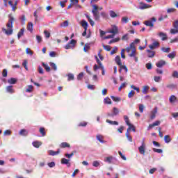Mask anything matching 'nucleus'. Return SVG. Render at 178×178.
Returning a JSON list of instances; mask_svg holds the SVG:
<instances>
[{"instance_id":"obj_1","label":"nucleus","mask_w":178,"mask_h":178,"mask_svg":"<svg viewBox=\"0 0 178 178\" xmlns=\"http://www.w3.org/2000/svg\"><path fill=\"white\" fill-rule=\"evenodd\" d=\"M93 9L92 10V13L93 15L94 19L96 22H99L101 16L99 15V11L98 10V6L95 4L92 5Z\"/></svg>"},{"instance_id":"obj_2","label":"nucleus","mask_w":178,"mask_h":178,"mask_svg":"<svg viewBox=\"0 0 178 178\" xmlns=\"http://www.w3.org/2000/svg\"><path fill=\"white\" fill-rule=\"evenodd\" d=\"M81 26L83 27L84 31L82 33L83 37H86L87 35V29H88V22L86 21V19H82L80 22Z\"/></svg>"},{"instance_id":"obj_3","label":"nucleus","mask_w":178,"mask_h":178,"mask_svg":"<svg viewBox=\"0 0 178 178\" xmlns=\"http://www.w3.org/2000/svg\"><path fill=\"white\" fill-rule=\"evenodd\" d=\"M172 27L174 29H170V34H172V35H175V34H178V19L173 22Z\"/></svg>"},{"instance_id":"obj_4","label":"nucleus","mask_w":178,"mask_h":178,"mask_svg":"<svg viewBox=\"0 0 178 178\" xmlns=\"http://www.w3.org/2000/svg\"><path fill=\"white\" fill-rule=\"evenodd\" d=\"M8 22L6 24L8 29H13V22H15V17L12 16V14L8 15Z\"/></svg>"},{"instance_id":"obj_5","label":"nucleus","mask_w":178,"mask_h":178,"mask_svg":"<svg viewBox=\"0 0 178 178\" xmlns=\"http://www.w3.org/2000/svg\"><path fill=\"white\" fill-rule=\"evenodd\" d=\"M119 115V109L116 107H113L111 113H107V116L108 118H115V116H118Z\"/></svg>"},{"instance_id":"obj_6","label":"nucleus","mask_w":178,"mask_h":178,"mask_svg":"<svg viewBox=\"0 0 178 178\" xmlns=\"http://www.w3.org/2000/svg\"><path fill=\"white\" fill-rule=\"evenodd\" d=\"M156 22V18L155 17H152L151 20H146L143 22L145 26L147 27H154V23Z\"/></svg>"},{"instance_id":"obj_7","label":"nucleus","mask_w":178,"mask_h":178,"mask_svg":"<svg viewBox=\"0 0 178 178\" xmlns=\"http://www.w3.org/2000/svg\"><path fill=\"white\" fill-rule=\"evenodd\" d=\"M77 42L75 40L72 39L65 47V49H70L74 48V45Z\"/></svg>"},{"instance_id":"obj_8","label":"nucleus","mask_w":178,"mask_h":178,"mask_svg":"<svg viewBox=\"0 0 178 178\" xmlns=\"http://www.w3.org/2000/svg\"><path fill=\"white\" fill-rule=\"evenodd\" d=\"M152 6L149 5V4H147L144 2H140V6L138 8V9H140V10H144V9H148L149 8H151Z\"/></svg>"},{"instance_id":"obj_9","label":"nucleus","mask_w":178,"mask_h":178,"mask_svg":"<svg viewBox=\"0 0 178 178\" xmlns=\"http://www.w3.org/2000/svg\"><path fill=\"white\" fill-rule=\"evenodd\" d=\"M104 161H105V162H107L108 163H116V162H117L116 159L112 156L106 157Z\"/></svg>"},{"instance_id":"obj_10","label":"nucleus","mask_w":178,"mask_h":178,"mask_svg":"<svg viewBox=\"0 0 178 178\" xmlns=\"http://www.w3.org/2000/svg\"><path fill=\"white\" fill-rule=\"evenodd\" d=\"M138 151L142 155H145V143L142 142V145L138 147Z\"/></svg>"},{"instance_id":"obj_11","label":"nucleus","mask_w":178,"mask_h":178,"mask_svg":"<svg viewBox=\"0 0 178 178\" xmlns=\"http://www.w3.org/2000/svg\"><path fill=\"white\" fill-rule=\"evenodd\" d=\"M60 153V149H58L56 152H55L54 150H49L48 151L49 155H50L51 156H55V155H58Z\"/></svg>"},{"instance_id":"obj_12","label":"nucleus","mask_w":178,"mask_h":178,"mask_svg":"<svg viewBox=\"0 0 178 178\" xmlns=\"http://www.w3.org/2000/svg\"><path fill=\"white\" fill-rule=\"evenodd\" d=\"M165 65H166V61L163 60H160L159 62H157L156 63V66L157 67H163V66H165Z\"/></svg>"},{"instance_id":"obj_13","label":"nucleus","mask_w":178,"mask_h":178,"mask_svg":"<svg viewBox=\"0 0 178 178\" xmlns=\"http://www.w3.org/2000/svg\"><path fill=\"white\" fill-rule=\"evenodd\" d=\"M108 33L115 35V34H118V33H119V29H118V26H113Z\"/></svg>"},{"instance_id":"obj_14","label":"nucleus","mask_w":178,"mask_h":178,"mask_svg":"<svg viewBox=\"0 0 178 178\" xmlns=\"http://www.w3.org/2000/svg\"><path fill=\"white\" fill-rule=\"evenodd\" d=\"M70 160L69 159H65V158H63L61 159V163L62 165H67V168H70Z\"/></svg>"},{"instance_id":"obj_15","label":"nucleus","mask_w":178,"mask_h":178,"mask_svg":"<svg viewBox=\"0 0 178 178\" xmlns=\"http://www.w3.org/2000/svg\"><path fill=\"white\" fill-rule=\"evenodd\" d=\"M98 69H101V70L105 69V67H104V65H102V63H100V64H99V65H97V64H95V65H94V67H93V70H94V72H97V70Z\"/></svg>"},{"instance_id":"obj_16","label":"nucleus","mask_w":178,"mask_h":178,"mask_svg":"<svg viewBox=\"0 0 178 178\" xmlns=\"http://www.w3.org/2000/svg\"><path fill=\"white\" fill-rule=\"evenodd\" d=\"M158 47H159V42H154L152 44L149 45L150 49H155V48H158Z\"/></svg>"},{"instance_id":"obj_17","label":"nucleus","mask_w":178,"mask_h":178,"mask_svg":"<svg viewBox=\"0 0 178 178\" xmlns=\"http://www.w3.org/2000/svg\"><path fill=\"white\" fill-rule=\"evenodd\" d=\"M42 66L44 67V70L47 72V73H49V72H51V67H49L48 64H46L45 63H42Z\"/></svg>"},{"instance_id":"obj_18","label":"nucleus","mask_w":178,"mask_h":178,"mask_svg":"<svg viewBox=\"0 0 178 178\" xmlns=\"http://www.w3.org/2000/svg\"><path fill=\"white\" fill-rule=\"evenodd\" d=\"M115 60V63L118 66H122V60L120 59V56H116Z\"/></svg>"},{"instance_id":"obj_19","label":"nucleus","mask_w":178,"mask_h":178,"mask_svg":"<svg viewBox=\"0 0 178 178\" xmlns=\"http://www.w3.org/2000/svg\"><path fill=\"white\" fill-rule=\"evenodd\" d=\"M106 123H108L109 124H111L112 126H119V122L117 121H112L111 120H106Z\"/></svg>"},{"instance_id":"obj_20","label":"nucleus","mask_w":178,"mask_h":178,"mask_svg":"<svg viewBox=\"0 0 178 178\" xmlns=\"http://www.w3.org/2000/svg\"><path fill=\"white\" fill-rule=\"evenodd\" d=\"M49 65L51 68V70H54V72H56V70H58V66L56 65V64H55V63L50 62Z\"/></svg>"},{"instance_id":"obj_21","label":"nucleus","mask_w":178,"mask_h":178,"mask_svg":"<svg viewBox=\"0 0 178 178\" xmlns=\"http://www.w3.org/2000/svg\"><path fill=\"white\" fill-rule=\"evenodd\" d=\"M147 52L148 53V58H154L155 56V51H152L151 49H147Z\"/></svg>"},{"instance_id":"obj_22","label":"nucleus","mask_w":178,"mask_h":178,"mask_svg":"<svg viewBox=\"0 0 178 178\" xmlns=\"http://www.w3.org/2000/svg\"><path fill=\"white\" fill-rule=\"evenodd\" d=\"M96 140L101 143V144H105L106 141L102 139V136L101 135H97L96 136Z\"/></svg>"},{"instance_id":"obj_23","label":"nucleus","mask_w":178,"mask_h":178,"mask_svg":"<svg viewBox=\"0 0 178 178\" xmlns=\"http://www.w3.org/2000/svg\"><path fill=\"white\" fill-rule=\"evenodd\" d=\"M6 92H8L9 94H13V86H8L6 88Z\"/></svg>"},{"instance_id":"obj_24","label":"nucleus","mask_w":178,"mask_h":178,"mask_svg":"<svg viewBox=\"0 0 178 178\" xmlns=\"http://www.w3.org/2000/svg\"><path fill=\"white\" fill-rule=\"evenodd\" d=\"M32 145H33L35 148H40V147L42 145V143L40 141H34L32 143Z\"/></svg>"},{"instance_id":"obj_25","label":"nucleus","mask_w":178,"mask_h":178,"mask_svg":"<svg viewBox=\"0 0 178 178\" xmlns=\"http://www.w3.org/2000/svg\"><path fill=\"white\" fill-rule=\"evenodd\" d=\"M29 132L26 129H21L19 131V136H24V137H26V136H27Z\"/></svg>"},{"instance_id":"obj_26","label":"nucleus","mask_w":178,"mask_h":178,"mask_svg":"<svg viewBox=\"0 0 178 178\" xmlns=\"http://www.w3.org/2000/svg\"><path fill=\"white\" fill-rule=\"evenodd\" d=\"M177 99V97H176V96L175 95H171L169 98V102H170V104H173V102H176Z\"/></svg>"},{"instance_id":"obj_27","label":"nucleus","mask_w":178,"mask_h":178,"mask_svg":"<svg viewBox=\"0 0 178 178\" xmlns=\"http://www.w3.org/2000/svg\"><path fill=\"white\" fill-rule=\"evenodd\" d=\"M8 83L9 84H16V83H17V79H16L15 78H10L8 80Z\"/></svg>"},{"instance_id":"obj_28","label":"nucleus","mask_w":178,"mask_h":178,"mask_svg":"<svg viewBox=\"0 0 178 178\" xmlns=\"http://www.w3.org/2000/svg\"><path fill=\"white\" fill-rule=\"evenodd\" d=\"M104 103L106 105H111L112 104V100H111V99L107 97L104 99Z\"/></svg>"},{"instance_id":"obj_29","label":"nucleus","mask_w":178,"mask_h":178,"mask_svg":"<svg viewBox=\"0 0 178 178\" xmlns=\"http://www.w3.org/2000/svg\"><path fill=\"white\" fill-rule=\"evenodd\" d=\"M164 141L166 144H169V143L172 141V138H170V136H169V135H166L164 136Z\"/></svg>"},{"instance_id":"obj_30","label":"nucleus","mask_w":178,"mask_h":178,"mask_svg":"<svg viewBox=\"0 0 178 178\" xmlns=\"http://www.w3.org/2000/svg\"><path fill=\"white\" fill-rule=\"evenodd\" d=\"M27 31L33 33V22H29L27 25Z\"/></svg>"},{"instance_id":"obj_31","label":"nucleus","mask_w":178,"mask_h":178,"mask_svg":"<svg viewBox=\"0 0 178 178\" xmlns=\"http://www.w3.org/2000/svg\"><path fill=\"white\" fill-rule=\"evenodd\" d=\"M125 136L128 140V141H129V143H133V138L130 136V133L129 132H126Z\"/></svg>"},{"instance_id":"obj_32","label":"nucleus","mask_w":178,"mask_h":178,"mask_svg":"<svg viewBox=\"0 0 178 178\" xmlns=\"http://www.w3.org/2000/svg\"><path fill=\"white\" fill-rule=\"evenodd\" d=\"M74 80V74L70 73L67 74V81H72Z\"/></svg>"},{"instance_id":"obj_33","label":"nucleus","mask_w":178,"mask_h":178,"mask_svg":"<svg viewBox=\"0 0 178 178\" xmlns=\"http://www.w3.org/2000/svg\"><path fill=\"white\" fill-rule=\"evenodd\" d=\"M131 130H132V131L134 132H136V127H134V125L131 124L129 126V128L127 129V131L129 133Z\"/></svg>"},{"instance_id":"obj_34","label":"nucleus","mask_w":178,"mask_h":178,"mask_svg":"<svg viewBox=\"0 0 178 178\" xmlns=\"http://www.w3.org/2000/svg\"><path fill=\"white\" fill-rule=\"evenodd\" d=\"M60 147L61 148H66V147L70 148V145H69V143H66V142H63V143H62L60 145Z\"/></svg>"},{"instance_id":"obj_35","label":"nucleus","mask_w":178,"mask_h":178,"mask_svg":"<svg viewBox=\"0 0 178 178\" xmlns=\"http://www.w3.org/2000/svg\"><path fill=\"white\" fill-rule=\"evenodd\" d=\"M159 37H163V38H161L162 41H166V40H167L168 38H166L165 33H163V32H160V33H159Z\"/></svg>"},{"instance_id":"obj_36","label":"nucleus","mask_w":178,"mask_h":178,"mask_svg":"<svg viewBox=\"0 0 178 178\" xmlns=\"http://www.w3.org/2000/svg\"><path fill=\"white\" fill-rule=\"evenodd\" d=\"M20 20H21V24L22 25L26 24V15H22L20 17H19Z\"/></svg>"},{"instance_id":"obj_37","label":"nucleus","mask_w":178,"mask_h":178,"mask_svg":"<svg viewBox=\"0 0 178 178\" xmlns=\"http://www.w3.org/2000/svg\"><path fill=\"white\" fill-rule=\"evenodd\" d=\"M148 90H149V86H144L142 90L143 94H148Z\"/></svg>"},{"instance_id":"obj_38","label":"nucleus","mask_w":178,"mask_h":178,"mask_svg":"<svg viewBox=\"0 0 178 178\" xmlns=\"http://www.w3.org/2000/svg\"><path fill=\"white\" fill-rule=\"evenodd\" d=\"M24 29H20V31L17 33L18 39L20 40V37H22V35H24Z\"/></svg>"},{"instance_id":"obj_39","label":"nucleus","mask_w":178,"mask_h":178,"mask_svg":"<svg viewBox=\"0 0 178 178\" xmlns=\"http://www.w3.org/2000/svg\"><path fill=\"white\" fill-rule=\"evenodd\" d=\"M124 120L127 126H130L131 124L130 121H129V117L127 115H124Z\"/></svg>"},{"instance_id":"obj_40","label":"nucleus","mask_w":178,"mask_h":178,"mask_svg":"<svg viewBox=\"0 0 178 178\" xmlns=\"http://www.w3.org/2000/svg\"><path fill=\"white\" fill-rule=\"evenodd\" d=\"M168 58H170V59H173L174 58L176 57V52L173 51L172 53H170L168 54Z\"/></svg>"},{"instance_id":"obj_41","label":"nucleus","mask_w":178,"mask_h":178,"mask_svg":"<svg viewBox=\"0 0 178 178\" xmlns=\"http://www.w3.org/2000/svg\"><path fill=\"white\" fill-rule=\"evenodd\" d=\"M111 99H113V101H114L115 102H120L121 99L120 97H116L115 96H111Z\"/></svg>"},{"instance_id":"obj_42","label":"nucleus","mask_w":178,"mask_h":178,"mask_svg":"<svg viewBox=\"0 0 178 178\" xmlns=\"http://www.w3.org/2000/svg\"><path fill=\"white\" fill-rule=\"evenodd\" d=\"M34 87L32 85L28 86V88H26V92H33V89Z\"/></svg>"},{"instance_id":"obj_43","label":"nucleus","mask_w":178,"mask_h":178,"mask_svg":"<svg viewBox=\"0 0 178 178\" xmlns=\"http://www.w3.org/2000/svg\"><path fill=\"white\" fill-rule=\"evenodd\" d=\"M161 51L163 52H165L166 54H169V52H170V47H167V48L162 47Z\"/></svg>"},{"instance_id":"obj_44","label":"nucleus","mask_w":178,"mask_h":178,"mask_svg":"<svg viewBox=\"0 0 178 178\" xmlns=\"http://www.w3.org/2000/svg\"><path fill=\"white\" fill-rule=\"evenodd\" d=\"M69 26V21L65 20L63 23L60 24V27H67Z\"/></svg>"},{"instance_id":"obj_45","label":"nucleus","mask_w":178,"mask_h":178,"mask_svg":"<svg viewBox=\"0 0 178 178\" xmlns=\"http://www.w3.org/2000/svg\"><path fill=\"white\" fill-rule=\"evenodd\" d=\"M136 49H134L132 50L131 53L128 55V56H129V58L136 57Z\"/></svg>"},{"instance_id":"obj_46","label":"nucleus","mask_w":178,"mask_h":178,"mask_svg":"<svg viewBox=\"0 0 178 178\" xmlns=\"http://www.w3.org/2000/svg\"><path fill=\"white\" fill-rule=\"evenodd\" d=\"M6 35H12L13 34V29L10 28L9 30L6 31Z\"/></svg>"},{"instance_id":"obj_47","label":"nucleus","mask_w":178,"mask_h":178,"mask_svg":"<svg viewBox=\"0 0 178 178\" xmlns=\"http://www.w3.org/2000/svg\"><path fill=\"white\" fill-rule=\"evenodd\" d=\"M122 41H128L129 40V33H126L122 38Z\"/></svg>"},{"instance_id":"obj_48","label":"nucleus","mask_w":178,"mask_h":178,"mask_svg":"<svg viewBox=\"0 0 178 178\" xmlns=\"http://www.w3.org/2000/svg\"><path fill=\"white\" fill-rule=\"evenodd\" d=\"M110 16L111 17H118V14H116V13H115L113 10H111L110 11Z\"/></svg>"},{"instance_id":"obj_49","label":"nucleus","mask_w":178,"mask_h":178,"mask_svg":"<svg viewBox=\"0 0 178 178\" xmlns=\"http://www.w3.org/2000/svg\"><path fill=\"white\" fill-rule=\"evenodd\" d=\"M122 22L124 23V24L129 23V17H123L122 19Z\"/></svg>"},{"instance_id":"obj_50","label":"nucleus","mask_w":178,"mask_h":178,"mask_svg":"<svg viewBox=\"0 0 178 178\" xmlns=\"http://www.w3.org/2000/svg\"><path fill=\"white\" fill-rule=\"evenodd\" d=\"M38 71L40 74H44V69L42 68V67L39 65L38 68Z\"/></svg>"},{"instance_id":"obj_51","label":"nucleus","mask_w":178,"mask_h":178,"mask_svg":"<svg viewBox=\"0 0 178 178\" xmlns=\"http://www.w3.org/2000/svg\"><path fill=\"white\" fill-rule=\"evenodd\" d=\"M36 41L38 44H40V42H42V38L40 35H36Z\"/></svg>"},{"instance_id":"obj_52","label":"nucleus","mask_w":178,"mask_h":178,"mask_svg":"<svg viewBox=\"0 0 178 178\" xmlns=\"http://www.w3.org/2000/svg\"><path fill=\"white\" fill-rule=\"evenodd\" d=\"M154 152H157V154H162L163 152V150L162 149H156V148H153Z\"/></svg>"},{"instance_id":"obj_53","label":"nucleus","mask_w":178,"mask_h":178,"mask_svg":"<svg viewBox=\"0 0 178 178\" xmlns=\"http://www.w3.org/2000/svg\"><path fill=\"white\" fill-rule=\"evenodd\" d=\"M2 76H3V77H8V70L7 69L3 70Z\"/></svg>"},{"instance_id":"obj_54","label":"nucleus","mask_w":178,"mask_h":178,"mask_svg":"<svg viewBox=\"0 0 178 178\" xmlns=\"http://www.w3.org/2000/svg\"><path fill=\"white\" fill-rule=\"evenodd\" d=\"M135 94H136V92H134V90H131V92L128 94V97L133 98Z\"/></svg>"},{"instance_id":"obj_55","label":"nucleus","mask_w":178,"mask_h":178,"mask_svg":"<svg viewBox=\"0 0 178 178\" xmlns=\"http://www.w3.org/2000/svg\"><path fill=\"white\" fill-rule=\"evenodd\" d=\"M22 66H24V69L29 70V67H27V60H24L22 63Z\"/></svg>"},{"instance_id":"obj_56","label":"nucleus","mask_w":178,"mask_h":178,"mask_svg":"<svg viewBox=\"0 0 178 178\" xmlns=\"http://www.w3.org/2000/svg\"><path fill=\"white\" fill-rule=\"evenodd\" d=\"M92 166H94V168H98V166H99V163L98 161H94L92 163Z\"/></svg>"},{"instance_id":"obj_57","label":"nucleus","mask_w":178,"mask_h":178,"mask_svg":"<svg viewBox=\"0 0 178 178\" xmlns=\"http://www.w3.org/2000/svg\"><path fill=\"white\" fill-rule=\"evenodd\" d=\"M90 44H86L83 47L84 52H87V49H90Z\"/></svg>"},{"instance_id":"obj_58","label":"nucleus","mask_w":178,"mask_h":178,"mask_svg":"<svg viewBox=\"0 0 178 178\" xmlns=\"http://www.w3.org/2000/svg\"><path fill=\"white\" fill-rule=\"evenodd\" d=\"M40 131V133L42 134V137H44V136H45V129L41 127V128L40 129V131Z\"/></svg>"},{"instance_id":"obj_59","label":"nucleus","mask_w":178,"mask_h":178,"mask_svg":"<svg viewBox=\"0 0 178 178\" xmlns=\"http://www.w3.org/2000/svg\"><path fill=\"white\" fill-rule=\"evenodd\" d=\"M83 76H84L83 72L79 73L77 76V80H81L83 79Z\"/></svg>"},{"instance_id":"obj_60","label":"nucleus","mask_w":178,"mask_h":178,"mask_svg":"<svg viewBox=\"0 0 178 178\" xmlns=\"http://www.w3.org/2000/svg\"><path fill=\"white\" fill-rule=\"evenodd\" d=\"M161 76H155L154 77V80L156 83H159V81H161Z\"/></svg>"},{"instance_id":"obj_61","label":"nucleus","mask_w":178,"mask_h":178,"mask_svg":"<svg viewBox=\"0 0 178 178\" xmlns=\"http://www.w3.org/2000/svg\"><path fill=\"white\" fill-rule=\"evenodd\" d=\"M26 54H27V55H30L31 56H33V51H31V49L27 48L26 49Z\"/></svg>"},{"instance_id":"obj_62","label":"nucleus","mask_w":178,"mask_h":178,"mask_svg":"<svg viewBox=\"0 0 178 178\" xmlns=\"http://www.w3.org/2000/svg\"><path fill=\"white\" fill-rule=\"evenodd\" d=\"M47 165L49 166V168H55V162L51 161L50 163H48Z\"/></svg>"},{"instance_id":"obj_63","label":"nucleus","mask_w":178,"mask_h":178,"mask_svg":"<svg viewBox=\"0 0 178 178\" xmlns=\"http://www.w3.org/2000/svg\"><path fill=\"white\" fill-rule=\"evenodd\" d=\"M103 48L106 51H111V46L103 44Z\"/></svg>"},{"instance_id":"obj_64","label":"nucleus","mask_w":178,"mask_h":178,"mask_svg":"<svg viewBox=\"0 0 178 178\" xmlns=\"http://www.w3.org/2000/svg\"><path fill=\"white\" fill-rule=\"evenodd\" d=\"M172 77H175V79H178V72L174 71L172 73Z\"/></svg>"}]
</instances>
